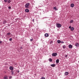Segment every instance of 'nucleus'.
<instances>
[{"label":"nucleus","instance_id":"2","mask_svg":"<svg viewBox=\"0 0 79 79\" xmlns=\"http://www.w3.org/2000/svg\"><path fill=\"white\" fill-rule=\"evenodd\" d=\"M29 3H28L26 4L25 5V8H29Z\"/></svg>","mask_w":79,"mask_h":79},{"label":"nucleus","instance_id":"25","mask_svg":"<svg viewBox=\"0 0 79 79\" xmlns=\"http://www.w3.org/2000/svg\"><path fill=\"white\" fill-rule=\"evenodd\" d=\"M9 40L10 41H11V40H12V38H10L9 39Z\"/></svg>","mask_w":79,"mask_h":79},{"label":"nucleus","instance_id":"33","mask_svg":"<svg viewBox=\"0 0 79 79\" xmlns=\"http://www.w3.org/2000/svg\"><path fill=\"white\" fill-rule=\"evenodd\" d=\"M71 26H69V29H71Z\"/></svg>","mask_w":79,"mask_h":79},{"label":"nucleus","instance_id":"24","mask_svg":"<svg viewBox=\"0 0 79 79\" xmlns=\"http://www.w3.org/2000/svg\"><path fill=\"white\" fill-rule=\"evenodd\" d=\"M56 7H54L53 8V9L54 10H56Z\"/></svg>","mask_w":79,"mask_h":79},{"label":"nucleus","instance_id":"29","mask_svg":"<svg viewBox=\"0 0 79 79\" xmlns=\"http://www.w3.org/2000/svg\"><path fill=\"white\" fill-rule=\"evenodd\" d=\"M65 58H67L68 57V55H66L65 56Z\"/></svg>","mask_w":79,"mask_h":79},{"label":"nucleus","instance_id":"31","mask_svg":"<svg viewBox=\"0 0 79 79\" xmlns=\"http://www.w3.org/2000/svg\"><path fill=\"white\" fill-rule=\"evenodd\" d=\"M52 43H53V42H52V41H51L50 42V44H52Z\"/></svg>","mask_w":79,"mask_h":79},{"label":"nucleus","instance_id":"18","mask_svg":"<svg viewBox=\"0 0 79 79\" xmlns=\"http://www.w3.org/2000/svg\"><path fill=\"white\" fill-rule=\"evenodd\" d=\"M71 30L73 31L74 30V27H72L71 28Z\"/></svg>","mask_w":79,"mask_h":79},{"label":"nucleus","instance_id":"37","mask_svg":"<svg viewBox=\"0 0 79 79\" xmlns=\"http://www.w3.org/2000/svg\"><path fill=\"white\" fill-rule=\"evenodd\" d=\"M18 73H19V71L18 70Z\"/></svg>","mask_w":79,"mask_h":79},{"label":"nucleus","instance_id":"15","mask_svg":"<svg viewBox=\"0 0 79 79\" xmlns=\"http://www.w3.org/2000/svg\"><path fill=\"white\" fill-rule=\"evenodd\" d=\"M8 79V77L6 76L4 77V79Z\"/></svg>","mask_w":79,"mask_h":79},{"label":"nucleus","instance_id":"7","mask_svg":"<svg viewBox=\"0 0 79 79\" xmlns=\"http://www.w3.org/2000/svg\"><path fill=\"white\" fill-rule=\"evenodd\" d=\"M49 35L48 33H46L44 35V36L46 37H48Z\"/></svg>","mask_w":79,"mask_h":79},{"label":"nucleus","instance_id":"34","mask_svg":"<svg viewBox=\"0 0 79 79\" xmlns=\"http://www.w3.org/2000/svg\"><path fill=\"white\" fill-rule=\"evenodd\" d=\"M23 49V47H20V49Z\"/></svg>","mask_w":79,"mask_h":79},{"label":"nucleus","instance_id":"3","mask_svg":"<svg viewBox=\"0 0 79 79\" xmlns=\"http://www.w3.org/2000/svg\"><path fill=\"white\" fill-rule=\"evenodd\" d=\"M57 55V53H55L52 54V56H56Z\"/></svg>","mask_w":79,"mask_h":79},{"label":"nucleus","instance_id":"9","mask_svg":"<svg viewBox=\"0 0 79 79\" xmlns=\"http://www.w3.org/2000/svg\"><path fill=\"white\" fill-rule=\"evenodd\" d=\"M75 46H76V47H79V44L77 43H76L75 44Z\"/></svg>","mask_w":79,"mask_h":79},{"label":"nucleus","instance_id":"36","mask_svg":"<svg viewBox=\"0 0 79 79\" xmlns=\"http://www.w3.org/2000/svg\"><path fill=\"white\" fill-rule=\"evenodd\" d=\"M32 21H33V22H34V19H33L32 20Z\"/></svg>","mask_w":79,"mask_h":79},{"label":"nucleus","instance_id":"12","mask_svg":"<svg viewBox=\"0 0 79 79\" xmlns=\"http://www.w3.org/2000/svg\"><path fill=\"white\" fill-rule=\"evenodd\" d=\"M7 21L6 20H4V21H3V24H6V23H7Z\"/></svg>","mask_w":79,"mask_h":79},{"label":"nucleus","instance_id":"32","mask_svg":"<svg viewBox=\"0 0 79 79\" xmlns=\"http://www.w3.org/2000/svg\"><path fill=\"white\" fill-rule=\"evenodd\" d=\"M2 41H0V44H2Z\"/></svg>","mask_w":79,"mask_h":79},{"label":"nucleus","instance_id":"14","mask_svg":"<svg viewBox=\"0 0 79 79\" xmlns=\"http://www.w3.org/2000/svg\"><path fill=\"white\" fill-rule=\"evenodd\" d=\"M61 41H60V40H57V43H58V44H60V43H61Z\"/></svg>","mask_w":79,"mask_h":79},{"label":"nucleus","instance_id":"17","mask_svg":"<svg viewBox=\"0 0 79 79\" xmlns=\"http://www.w3.org/2000/svg\"><path fill=\"white\" fill-rule=\"evenodd\" d=\"M11 73H12L11 75H13V74L14 73L13 72V71H11Z\"/></svg>","mask_w":79,"mask_h":79},{"label":"nucleus","instance_id":"19","mask_svg":"<svg viewBox=\"0 0 79 79\" xmlns=\"http://www.w3.org/2000/svg\"><path fill=\"white\" fill-rule=\"evenodd\" d=\"M10 34H11V33H8L7 34V35H10Z\"/></svg>","mask_w":79,"mask_h":79},{"label":"nucleus","instance_id":"27","mask_svg":"<svg viewBox=\"0 0 79 79\" xmlns=\"http://www.w3.org/2000/svg\"><path fill=\"white\" fill-rule=\"evenodd\" d=\"M8 8L9 9H11V6H9Z\"/></svg>","mask_w":79,"mask_h":79},{"label":"nucleus","instance_id":"11","mask_svg":"<svg viewBox=\"0 0 79 79\" xmlns=\"http://www.w3.org/2000/svg\"><path fill=\"white\" fill-rule=\"evenodd\" d=\"M51 66H52V67H53L54 68V67H55V64H52L51 65Z\"/></svg>","mask_w":79,"mask_h":79},{"label":"nucleus","instance_id":"8","mask_svg":"<svg viewBox=\"0 0 79 79\" xmlns=\"http://www.w3.org/2000/svg\"><path fill=\"white\" fill-rule=\"evenodd\" d=\"M65 74V76H68V75L69 73H68V72H66L65 73H64Z\"/></svg>","mask_w":79,"mask_h":79},{"label":"nucleus","instance_id":"28","mask_svg":"<svg viewBox=\"0 0 79 79\" xmlns=\"http://www.w3.org/2000/svg\"><path fill=\"white\" fill-rule=\"evenodd\" d=\"M33 40V39H31L30 40V41L31 42H32V41Z\"/></svg>","mask_w":79,"mask_h":79},{"label":"nucleus","instance_id":"6","mask_svg":"<svg viewBox=\"0 0 79 79\" xmlns=\"http://www.w3.org/2000/svg\"><path fill=\"white\" fill-rule=\"evenodd\" d=\"M9 69L10 70H13L14 68L12 66H10L9 67Z\"/></svg>","mask_w":79,"mask_h":79},{"label":"nucleus","instance_id":"5","mask_svg":"<svg viewBox=\"0 0 79 79\" xmlns=\"http://www.w3.org/2000/svg\"><path fill=\"white\" fill-rule=\"evenodd\" d=\"M69 48H73V45L71 44H70L69 45Z\"/></svg>","mask_w":79,"mask_h":79},{"label":"nucleus","instance_id":"10","mask_svg":"<svg viewBox=\"0 0 79 79\" xmlns=\"http://www.w3.org/2000/svg\"><path fill=\"white\" fill-rule=\"evenodd\" d=\"M74 6V4L73 3V4H71L70 5V6L71 7H72V8L73 7V6Z\"/></svg>","mask_w":79,"mask_h":79},{"label":"nucleus","instance_id":"22","mask_svg":"<svg viewBox=\"0 0 79 79\" xmlns=\"http://www.w3.org/2000/svg\"><path fill=\"white\" fill-rule=\"evenodd\" d=\"M73 22V20H71L70 21V23H72Z\"/></svg>","mask_w":79,"mask_h":79},{"label":"nucleus","instance_id":"1","mask_svg":"<svg viewBox=\"0 0 79 79\" xmlns=\"http://www.w3.org/2000/svg\"><path fill=\"white\" fill-rule=\"evenodd\" d=\"M56 26L58 28H60L61 27V25L60 24L57 23H56Z\"/></svg>","mask_w":79,"mask_h":79},{"label":"nucleus","instance_id":"30","mask_svg":"<svg viewBox=\"0 0 79 79\" xmlns=\"http://www.w3.org/2000/svg\"><path fill=\"white\" fill-rule=\"evenodd\" d=\"M61 43L62 44H64V42L63 41H62L61 42Z\"/></svg>","mask_w":79,"mask_h":79},{"label":"nucleus","instance_id":"23","mask_svg":"<svg viewBox=\"0 0 79 79\" xmlns=\"http://www.w3.org/2000/svg\"><path fill=\"white\" fill-rule=\"evenodd\" d=\"M66 48V46H65V45H64L63 46V48L64 49V48Z\"/></svg>","mask_w":79,"mask_h":79},{"label":"nucleus","instance_id":"26","mask_svg":"<svg viewBox=\"0 0 79 79\" xmlns=\"http://www.w3.org/2000/svg\"><path fill=\"white\" fill-rule=\"evenodd\" d=\"M41 79H45V78L44 77H42Z\"/></svg>","mask_w":79,"mask_h":79},{"label":"nucleus","instance_id":"13","mask_svg":"<svg viewBox=\"0 0 79 79\" xmlns=\"http://www.w3.org/2000/svg\"><path fill=\"white\" fill-rule=\"evenodd\" d=\"M56 63H59V59H57L56 60Z\"/></svg>","mask_w":79,"mask_h":79},{"label":"nucleus","instance_id":"4","mask_svg":"<svg viewBox=\"0 0 79 79\" xmlns=\"http://www.w3.org/2000/svg\"><path fill=\"white\" fill-rule=\"evenodd\" d=\"M25 12H27V13H28V12H29V10L27 9H26L25 10Z\"/></svg>","mask_w":79,"mask_h":79},{"label":"nucleus","instance_id":"20","mask_svg":"<svg viewBox=\"0 0 79 79\" xmlns=\"http://www.w3.org/2000/svg\"><path fill=\"white\" fill-rule=\"evenodd\" d=\"M5 3H6L8 2V0H4Z\"/></svg>","mask_w":79,"mask_h":79},{"label":"nucleus","instance_id":"16","mask_svg":"<svg viewBox=\"0 0 79 79\" xmlns=\"http://www.w3.org/2000/svg\"><path fill=\"white\" fill-rule=\"evenodd\" d=\"M49 61L50 62H52V59L50 58L49 59Z\"/></svg>","mask_w":79,"mask_h":79},{"label":"nucleus","instance_id":"21","mask_svg":"<svg viewBox=\"0 0 79 79\" xmlns=\"http://www.w3.org/2000/svg\"><path fill=\"white\" fill-rule=\"evenodd\" d=\"M11 2V1H10V0H9L8 2V3H10V2Z\"/></svg>","mask_w":79,"mask_h":79},{"label":"nucleus","instance_id":"35","mask_svg":"<svg viewBox=\"0 0 79 79\" xmlns=\"http://www.w3.org/2000/svg\"><path fill=\"white\" fill-rule=\"evenodd\" d=\"M56 10V11H57V10H58V9H56V10Z\"/></svg>","mask_w":79,"mask_h":79}]
</instances>
